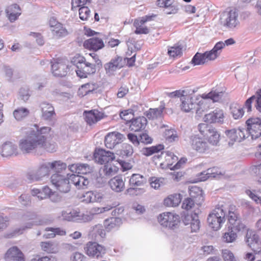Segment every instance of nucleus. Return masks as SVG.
Listing matches in <instances>:
<instances>
[{
  "mask_svg": "<svg viewBox=\"0 0 261 261\" xmlns=\"http://www.w3.org/2000/svg\"><path fill=\"white\" fill-rule=\"evenodd\" d=\"M50 130V127L46 126L30 130L26 136L20 140V149L25 153L40 148H44L49 152L55 151V145H50L49 147L46 146V139Z\"/></svg>",
  "mask_w": 261,
  "mask_h": 261,
  "instance_id": "1",
  "label": "nucleus"
},
{
  "mask_svg": "<svg viewBox=\"0 0 261 261\" xmlns=\"http://www.w3.org/2000/svg\"><path fill=\"white\" fill-rule=\"evenodd\" d=\"M223 93L222 91H212L207 94L202 95V99L196 103V114L201 117L203 113L210 109L214 102H218L222 97Z\"/></svg>",
  "mask_w": 261,
  "mask_h": 261,
  "instance_id": "2",
  "label": "nucleus"
},
{
  "mask_svg": "<svg viewBox=\"0 0 261 261\" xmlns=\"http://www.w3.org/2000/svg\"><path fill=\"white\" fill-rule=\"evenodd\" d=\"M226 214V210L222 205L216 207L208 215L207 221L208 226L214 230L220 229L225 222Z\"/></svg>",
  "mask_w": 261,
  "mask_h": 261,
  "instance_id": "3",
  "label": "nucleus"
},
{
  "mask_svg": "<svg viewBox=\"0 0 261 261\" xmlns=\"http://www.w3.org/2000/svg\"><path fill=\"white\" fill-rule=\"evenodd\" d=\"M73 62L77 68L75 70L76 74L81 78L87 77L88 75L95 73L97 69L93 63L86 61L83 56L76 58Z\"/></svg>",
  "mask_w": 261,
  "mask_h": 261,
  "instance_id": "4",
  "label": "nucleus"
},
{
  "mask_svg": "<svg viewBox=\"0 0 261 261\" xmlns=\"http://www.w3.org/2000/svg\"><path fill=\"white\" fill-rule=\"evenodd\" d=\"M190 197L184 200L182 203V208L187 210L191 209L196 204L199 205L204 200L202 191L196 186L191 187L189 189Z\"/></svg>",
  "mask_w": 261,
  "mask_h": 261,
  "instance_id": "5",
  "label": "nucleus"
},
{
  "mask_svg": "<svg viewBox=\"0 0 261 261\" xmlns=\"http://www.w3.org/2000/svg\"><path fill=\"white\" fill-rule=\"evenodd\" d=\"M221 45L218 44L214 46L213 48L208 51H205L203 54L197 53L193 57L191 62L194 65L204 64L208 61H213L219 57V53L221 48Z\"/></svg>",
  "mask_w": 261,
  "mask_h": 261,
  "instance_id": "6",
  "label": "nucleus"
},
{
  "mask_svg": "<svg viewBox=\"0 0 261 261\" xmlns=\"http://www.w3.org/2000/svg\"><path fill=\"white\" fill-rule=\"evenodd\" d=\"M55 173L51 176V182L56 188L62 193H66L70 190V175Z\"/></svg>",
  "mask_w": 261,
  "mask_h": 261,
  "instance_id": "7",
  "label": "nucleus"
},
{
  "mask_svg": "<svg viewBox=\"0 0 261 261\" xmlns=\"http://www.w3.org/2000/svg\"><path fill=\"white\" fill-rule=\"evenodd\" d=\"M51 171L50 162L41 164L35 171H30L27 174V178L30 182L41 180L45 176H48Z\"/></svg>",
  "mask_w": 261,
  "mask_h": 261,
  "instance_id": "8",
  "label": "nucleus"
},
{
  "mask_svg": "<svg viewBox=\"0 0 261 261\" xmlns=\"http://www.w3.org/2000/svg\"><path fill=\"white\" fill-rule=\"evenodd\" d=\"M158 219L162 226L170 229H174L177 228L179 222V216L170 212L160 214Z\"/></svg>",
  "mask_w": 261,
  "mask_h": 261,
  "instance_id": "9",
  "label": "nucleus"
},
{
  "mask_svg": "<svg viewBox=\"0 0 261 261\" xmlns=\"http://www.w3.org/2000/svg\"><path fill=\"white\" fill-rule=\"evenodd\" d=\"M86 254L90 257L97 258L102 257L106 252L105 246L97 242H88L84 247Z\"/></svg>",
  "mask_w": 261,
  "mask_h": 261,
  "instance_id": "10",
  "label": "nucleus"
},
{
  "mask_svg": "<svg viewBox=\"0 0 261 261\" xmlns=\"http://www.w3.org/2000/svg\"><path fill=\"white\" fill-rule=\"evenodd\" d=\"M247 130L252 139H256L261 136V119L251 117L246 121Z\"/></svg>",
  "mask_w": 261,
  "mask_h": 261,
  "instance_id": "11",
  "label": "nucleus"
},
{
  "mask_svg": "<svg viewBox=\"0 0 261 261\" xmlns=\"http://www.w3.org/2000/svg\"><path fill=\"white\" fill-rule=\"evenodd\" d=\"M245 242L255 254L261 253V240L254 231L247 230L245 237Z\"/></svg>",
  "mask_w": 261,
  "mask_h": 261,
  "instance_id": "12",
  "label": "nucleus"
},
{
  "mask_svg": "<svg viewBox=\"0 0 261 261\" xmlns=\"http://www.w3.org/2000/svg\"><path fill=\"white\" fill-rule=\"evenodd\" d=\"M238 16V13L235 11L225 12L221 15L220 23L227 28L233 29L239 24Z\"/></svg>",
  "mask_w": 261,
  "mask_h": 261,
  "instance_id": "13",
  "label": "nucleus"
},
{
  "mask_svg": "<svg viewBox=\"0 0 261 261\" xmlns=\"http://www.w3.org/2000/svg\"><path fill=\"white\" fill-rule=\"evenodd\" d=\"M125 139L124 136L117 132L108 133L105 137V144L107 148L114 149L117 145L121 143Z\"/></svg>",
  "mask_w": 261,
  "mask_h": 261,
  "instance_id": "14",
  "label": "nucleus"
},
{
  "mask_svg": "<svg viewBox=\"0 0 261 261\" xmlns=\"http://www.w3.org/2000/svg\"><path fill=\"white\" fill-rule=\"evenodd\" d=\"M94 157L95 162L99 164H104L105 165L113 161L115 158L113 152L103 149H96L94 153Z\"/></svg>",
  "mask_w": 261,
  "mask_h": 261,
  "instance_id": "15",
  "label": "nucleus"
},
{
  "mask_svg": "<svg viewBox=\"0 0 261 261\" xmlns=\"http://www.w3.org/2000/svg\"><path fill=\"white\" fill-rule=\"evenodd\" d=\"M196 92L195 90L189 89V93L186 96L181 98L180 108L182 111L190 112L195 109L196 103L194 102L193 94Z\"/></svg>",
  "mask_w": 261,
  "mask_h": 261,
  "instance_id": "16",
  "label": "nucleus"
},
{
  "mask_svg": "<svg viewBox=\"0 0 261 261\" xmlns=\"http://www.w3.org/2000/svg\"><path fill=\"white\" fill-rule=\"evenodd\" d=\"M190 144L193 149L200 153H203L208 149L207 143L196 135L190 136Z\"/></svg>",
  "mask_w": 261,
  "mask_h": 261,
  "instance_id": "17",
  "label": "nucleus"
},
{
  "mask_svg": "<svg viewBox=\"0 0 261 261\" xmlns=\"http://www.w3.org/2000/svg\"><path fill=\"white\" fill-rule=\"evenodd\" d=\"M182 222L185 225H190L191 232H196L200 228V221L196 213L194 215H186L182 219Z\"/></svg>",
  "mask_w": 261,
  "mask_h": 261,
  "instance_id": "18",
  "label": "nucleus"
},
{
  "mask_svg": "<svg viewBox=\"0 0 261 261\" xmlns=\"http://www.w3.org/2000/svg\"><path fill=\"white\" fill-rule=\"evenodd\" d=\"M203 119L209 123H222L224 119L223 112L222 110L216 109L212 113L205 115Z\"/></svg>",
  "mask_w": 261,
  "mask_h": 261,
  "instance_id": "19",
  "label": "nucleus"
},
{
  "mask_svg": "<svg viewBox=\"0 0 261 261\" xmlns=\"http://www.w3.org/2000/svg\"><path fill=\"white\" fill-rule=\"evenodd\" d=\"M42 112V118L45 120H51L56 116L53 106L47 102H42L40 105Z\"/></svg>",
  "mask_w": 261,
  "mask_h": 261,
  "instance_id": "20",
  "label": "nucleus"
},
{
  "mask_svg": "<svg viewBox=\"0 0 261 261\" xmlns=\"http://www.w3.org/2000/svg\"><path fill=\"white\" fill-rule=\"evenodd\" d=\"M6 261H24L22 252L16 246L11 247L5 254Z\"/></svg>",
  "mask_w": 261,
  "mask_h": 261,
  "instance_id": "21",
  "label": "nucleus"
},
{
  "mask_svg": "<svg viewBox=\"0 0 261 261\" xmlns=\"http://www.w3.org/2000/svg\"><path fill=\"white\" fill-rule=\"evenodd\" d=\"M68 69V65L60 60H58L51 65L52 72L55 76H65L67 73Z\"/></svg>",
  "mask_w": 261,
  "mask_h": 261,
  "instance_id": "22",
  "label": "nucleus"
},
{
  "mask_svg": "<svg viewBox=\"0 0 261 261\" xmlns=\"http://www.w3.org/2000/svg\"><path fill=\"white\" fill-rule=\"evenodd\" d=\"M123 66L122 58L119 56H116L112 59L111 61L104 65L105 69L107 73L110 74L116 71L117 69H120Z\"/></svg>",
  "mask_w": 261,
  "mask_h": 261,
  "instance_id": "23",
  "label": "nucleus"
},
{
  "mask_svg": "<svg viewBox=\"0 0 261 261\" xmlns=\"http://www.w3.org/2000/svg\"><path fill=\"white\" fill-rule=\"evenodd\" d=\"M7 17L11 22L16 20L21 15V9L20 7L16 4H12L6 9Z\"/></svg>",
  "mask_w": 261,
  "mask_h": 261,
  "instance_id": "24",
  "label": "nucleus"
},
{
  "mask_svg": "<svg viewBox=\"0 0 261 261\" xmlns=\"http://www.w3.org/2000/svg\"><path fill=\"white\" fill-rule=\"evenodd\" d=\"M70 180L71 183L79 189L87 188V186L89 184V180L88 178L74 174L70 175Z\"/></svg>",
  "mask_w": 261,
  "mask_h": 261,
  "instance_id": "25",
  "label": "nucleus"
},
{
  "mask_svg": "<svg viewBox=\"0 0 261 261\" xmlns=\"http://www.w3.org/2000/svg\"><path fill=\"white\" fill-rule=\"evenodd\" d=\"M109 185L111 189L116 192H120L125 188V182L123 177L118 175L111 179L109 181Z\"/></svg>",
  "mask_w": 261,
  "mask_h": 261,
  "instance_id": "26",
  "label": "nucleus"
},
{
  "mask_svg": "<svg viewBox=\"0 0 261 261\" xmlns=\"http://www.w3.org/2000/svg\"><path fill=\"white\" fill-rule=\"evenodd\" d=\"M85 121L90 125L100 120L103 116L102 113L96 110L85 112Z\"/></svg>",
  "mask_w": 261,
  "mask_h": 261,
  "instance_id": "27",
  "label": "nucleus"
},
{
  "mask_svg": "<svg viewBox=\"0 0 261 261\" xmlns=\"http://www.w3.org/2000/svg\"><path fill=\"white\" fill-rule=\"evenodd\" d=\"M91 236L95 242H102L106 237V234L103 226L100 224L95 225L91 232Z\"/></svg>",
  "mask_w": 261,
  "mask_h": 261,
  "instance_id": "28",
  "label": "nucleus"
},
{
  "mask_svg": "<svg viewBox=\"0 0 261 261\" xmlns=\"http://www.w3.org/2000/svg\"><path fill=\"white\" fill-rule=\"evenodd\" d=\"M17 146L11 142H6L2 146L1 154L3 156L8 157L16 155Z\"/></svg>",
  "mask_w": 261,
  "mask_h": 261,
  "instance_id": "29",
  "label": "nucleus"
},
{
  "mask_svg": "<svg viewBox=\"0 0 261 261\" xmlns=\"http://www.w3.org/2000/svg\"><path fill=\"white\" fill-rule=\"evenodd\" d=\"M129 128L131 130L138 132L144 129L147 124V119L144 117H139L130 120Z\"/></svg>",
  "mask_w": 261,
  "mask_h": 261,
  "instance_id": "30",
  "label": "nucleus"
},
{
  "mask_svg": "<svg viewBox=\"0 0 261 261\" xmlns=\"http://www.w3.org/2000/svg\"><path fill=\"white\" fill-rule=\"evenodd\" d=\"M84 46L87 48L96 51L102 48L104 44L101 39L93 37L85 41Z\"/></svg>",
  "mask_w": 261,
  "mask_h": 261,
  "instance_id": "31",
  "label": "nucleus"
},
{
  "mask_svg": "<svg viewBox=\"0 0 261 261\" xmlns=\"http://www.w3.org/2000/svg\"><path fill=\"white\" fill-rule=\"evenodd\" d=\"M103 196L102 193L96 191H88L83 195V201L86 203L100 202Z\"/></svg>",
  "mask_w": 261,
  "mask_h": 261,
  "instance_id": "32",
  "label": "nucleus"
},
{
  "mask_svg": "<svg viewBox=\"0 0 261 261\" xmlns=\"http://www.w3.org/2000/svg\"><path fill=\"white\" fill-rule=\"evenodd\" d=\"M80 217V212L74 209L68 208L61 212L62 219L67 221L79 220Z\"/></svg>",
  "mask_w": 261,
  "mask_h": 261,
  "instance_id": "33",
  "label": "nucleus"
},
{
  "mask_svg": "<svg viewBox=\"0 0 261 261\" xmlns=\"http://www.w3.org/2000/svg\"><path fill=\"white\" fill-rule=\"evenodd\" d=\"M147 182L145 177L140 174H133L130 176L129 185L130 187H139L144 185Z\"/></svg>",
  "mask_w": 261,
  "mask_h": 261,
  "instance_id": "34",
  "label": "nucleus"
},
{
  "mask_svg": "<svg viewBox=\"0 0 261 261\" xmlns=\"http://www.w3.org/2000/svg\"><path fill=\"white\" fill-rule=\"evenodd\" d=\"M181 200L180 194H174L169 195L164 201V205L167 206L175 207L179 205Z\"/></svg>",
  "mask_w": 261,
  "mask_h": 261,
  "instance_id": "35",
  "label": "nucleus"
},
{
  "mask_svg": "<svg viewBox=\"0 0 261 261\" xmlns=\"http://www.w3.org/2000/svg\"><path fill=\"white\" fill-rule=\"evenodd\" d=\"M41 247L43 250L48 253H55L58 251V244L56 242H41Z\"/></svg>",
  "mask_w": 261,
  "mask_h": 261,
  "instance_id": "36",
  "label": "nucleus"
},
{
  "mask_svg": "<svg viewBox=\"0 0 261 261\" xmlns=\"http://www.w3.org/2000/svg\"><path fill=\"white\" fill-rule=\"evenodd\" d=\"M165 109L164 106H160L158 108L149 109L146 112V116L149 119H154L161 118L162 116L163 112Z\"/></svg>",
  "mask_w": 261,
  "mask_h": 261,
  "instance_id": "37",
  "label": "nucleus"
},
{
  "mask_svg": "<svg viewBox=\"0 0 261 261\" xmlns=\"http://www.w3.org/2000/svg\"><path fill=\"white\" fill-rule=\"evenodd\" d=\"M230 113L234 119L241 118L244 113L243 108L238 103H232L230 106Z\"/></svg>",
  "mask_w": 261,
  "mask_h": 261,
  "instance_id": "38",
  "label": "nucleus"
},
{
  "mask_svg": "<svg viewBox=\"0 0 261 261\" xmlns=\"http://www.w3.org/2000/svg\"><path fill=\"white\" fill-rule=\"evenodd\" d=\"M53 29H50L53 36L56 38H60L66 36L68 34L67 29L61 23Z\"/></svg>",
  "mask_w": 261,
  "mask_h": 261,
  "instance_id": "39",
  "label": "nucleus"
},
{
  "mask_svg": "<svg viewBox=\"0 0 261 261\" xmlns=\"http://www.w3.org/2000/svg\"><path fill=\"white\" fill-rule=\"evenodd\" d=\"M30 111L26 108L19 107L13 112L14 118L18 121L22 120L29 116Z\"/></svg>",
  "mask_w": 261,
  "mask_h": 261,
  "instance_id": "40",
  "label": "nucleus"
},
{
  "mask_svg": "<svg viewBox=\"0 0 261 261\" xmlns=\"http://www.w3.org/2000/svg\"><path fill=\"white\" fill-rule=\"evenodd\" d=\"M97 88V85L93 83H87L81 86L79 90V95H81L82 96L86 95L93 92L94 90L96 89Z\"/></svg>",
  "mask_w": 261,
  "mask_h": 261,
  "instance_id": "41",
  "label": "nucleus"
},
{
  "mask_svg": "<svg viewBox=\"0 0 261 261\" xmlns=\"http://www.w3.org/2000/svg\"><path fill=\"white\" fill-rule=\"evenodd\" d=\"M164 148V146L163 145L159 144L150 147H144L142 149L141 152L143 154L146 156H150L154 153L162 151Z\"/></svg>",
  "mask_w": 261,
  "mask_h": 261,
  "instance_id": "42",
  "label": "nucleus"
},
{
  "mask_svg": "<svg viewBox=\"0 0 261 261\" xmlns=\"http://www.w3.org/2000/svg\"><path fill=\"white\" fill-rule=\"evenodd\" d=\"M50 164L51 171L55 172V173L60 174L67 168L66 164L61 161H55L50 162Z\"/></svg>",
  "mask_w": 261,
  "mask_h": 261,
  "instance_id": "43",
  "label": "nucleus"
},
{
  "mask_svg": "<svg viewBox=\"0 0 261 261\" xmlns=\"http://www.w3.org/2000/svg\"><path fill=\"white\" fill-rule=\"evenodd\" d=\"M121 223V219L118 217L111 218L105 221L104 225L106 229L108 231L112 228L118 226Z\"/></svg>",
  "mask_w": 261,
  "mask_h": 261,
  "instance_id": "44",
  "label": "nucleus"
},
{
  "mask_svg": "<svg viewBox=\"0 0 261 261\" xmlns=\"http://www.w3.org/2000/svg\"><path fill=\"white\" fill-rule=\"evenodd\" d=\"M164 137L167 141L170 143L178 140L177 132L174 129H166L164 132Z\"/></svg>",
  "mask_w": 261,
  "mask_h": 261,
  "instance_id": "45",
  "label": "nucleus"
},
{
  "mask_svg": "<svg viewBox=\"0 0 261 261\" xmlns=\"http://www.w3.org/2000/svg\"><path fill=\"white\" fill-rule=\"evenodd\" d=\"M207 138L210 143L213 145H217L219 143L220 139V135L214 128L209 133L205 136Z\"/></svg>",
  "mask_w": 261,
  "mask_h": 261,
  "instance_id": "46",
  "label": "nucleus"
},
{
  "mask_svg": "<svg viewBox=\"0 0 261 261\" xmlns=\"http://www.w3.org/2000/svg\"><path fill=\"white\" fill-rule=\"evenodd\" d=\"M225 134L229 139L228 144L231 146L233 144L234 142H239L238 133H237V128H233L230 130L225 131Z\"/></svg>",
  "mask_w": 261,
  "mask_h": 261,
  "instance_id": "47",
  "label": "nucleus"
},
{
  "mask_svg": "<svg viewBox=\"0 0 261 261\" xmlns=\"http://www.w3.org/2000/svg\"><path fill=\"white\" fill-rule=\"evenodd\" d=\"M101 173L108 178L114 175L117 172L116 167L111 165H105L100 170Z\"/></svg>",
  "mask_w": 261,
  "mask_h": 261,
  "instance_id": "48",
  "label": "nucleus"
},
{
  "mask_svg": "<svg viewBox=\"0 0 261 261\" xmlns=\"http://www.w3.org/2000/svg\"><path fill=\"white\" fill-rule=\"evenodd\" d=\"M168 54L170 57L173 58L181 56L182 54V47L179 45H174L168 48Z\"/></svg>",
  "mask_w": 261,
  "mask_h": 261,
  "instance_id": "49",
  "label": "nucleus"
},
{
  "mask_svg": "<svg viewBox=\"0 0 261 261\" xmlns=\"http://www.w3.org/2000/svg\"><path fill=\"white\" fill-rule=\"evenodd\" d=\"M237 235L233 230H228V232H225L223 237V241L227 243L233 242L237 238Z\"/></svg>",
  "mask_w": 261,
  "mask_h": 261,
  "instance_id": "50",
  "label": "nucleus"
},
{
  "mask_svg": "<svg viewBox=\"0 0 261 261\" xmlns=\"http://www.w3.org/2000/svg\"><path fill=\"white\" fill-rule=\"evenodd\" d=\"M189 93V89L184 90H178L168 93L167 95L169 97L171 98L179 97L181 100L182 97L186 96L187 94H188Z\"/></svg>",
  "mask_w": 261,
  "mask_h": 261,
  "instance_id": "51",
  "label": "nucleus"
},
{
  "mask_svg": "<svg viewBox=\"0 0 261 261\" xmlns=\"http://www.w3.org/2000/svg\"><path fill=\"white\" fill-rule=\"evenodd\" d=\"M79 16L81 19L87 20L90 16V11L88 7H81L79 10Z\"/></svg>",
  "mask_w": 261,
  "mask_h": 261,
  "instance_id": "52",
  "label": "nucleus"
},
{
  "mask_svg": "<svg viewBox=\"0 0 261 261\" xmlns=\"http://www.w3.org/2000/svg\"><path fill=\"white\" fill-rule=\"evenodd\" d=\"M122 147L121 154L123 156L129 157L133 154L134 150L133 147L130 144L127 143L123 144Z\"/></svg>",
  "mask_w": 261,
  "mask_h": 261,
  "instance_id": "53",
  "label": "nucleus"
},
{
  "mask_svg": "<svg viewBox=\"0 0 261 261\" xmlns=\"http://www.w3.org/2000/svg\"><path fill=\"white\" fill-rule=\"evenodd\" d=\"M254 96L255 102L254 107L257 111L261 113V88L256 91Z\"/></svg>",
  "mask_w": 261,
  "mask_h": 261,
  "instance_id": "54",
  "label": "nucleus"
},
{
  "mask_svg": "<svg viewBox=\"0 0 261 261\" xmlns=\"http://www.w3.org/2000/svg\"><path fill=\"white\" fill-rule=\"evenodd\" d=\"M199 130L200 133L205 137L210 132L214 127L205 123H200L198 125Z\"/></svg>",
  "mask_w": 261,
  "mask_h": 261,
  "instance_id": "55",
  "label": "nucleus"
},
{
  "mask_svg": "<svg viewBox=\"0 0 261 261\" xmlns=\"http://www.w3.org/2000/svg\"><path fill=\"white\" fill-rule=\"evenodd\" d=\"M222 256L224 261H237L233 253L228 249L222 250Z\"/></svg>",
  "mask_w": 261,
  "mask_h": 261,
  "instance_id": "56",
  "label": "nucleus"
},
{
  "mask_svg": "<svg viewBox=\"0 0 261 261\" xmlns=\"http://www.w3.org/2000/svg\"><path fill=\"white\" fill-rule=\"evenodd\" d=\"M78 174H85L90 173L92 170L90 166L87 164L78 163Z\"/></svg>",
  "mask_w": 261,
  "mask_h": 261,
  "instance_id": "57",
  "label": "nucleus"
},
{
  "mask_svg": "<svg viewBox=\"0 0 261 261\" xmlns=\"http://www.w3.org/2000/svg\"><path fill=\"white\" fill-rule=\"evenodd\" d=\"M245 228V225L242 223L241 219H239L232 225L231 229L233 230L234 231L241 232L244 231Z\"/></svg>",
  "mask_w": 261,
  "mask_h": 261,
  "instance_id": "58",
  "label": "nucleus"
},
{
  "mask_svg": "<svg viewBox=\"0 0 261 261\" xmlns=\"http://www.w3.org/2000/svg\"><path fill=\"white\" fill-rule=\"evenodd\" d=\"M107 178L101 173V171H99V175L95 179V183L97 187H101L106 183Z\"/></svg>",
  "mask_w": 261,
  "mask_h": 261,
  "instance_id": "59",
  "label": "nucleus"
},
{
  "mask_svg": "<svg viewBox=\"0 0 261 261\" xmlns=\"http://www.w3.org/2000/svg\"><path fill=\"white\" fill-rule=\"evenodd\" d=\"M174 0H157L156 4L160 7L168 9L174 5Z\"/></svg>",
  "mask_w": 261,
  "mask_h": 261,
  "instance_id": "60",
  "label": "nucleus"
},
{
  "mask_svg": "<svg viewBox=\"0 0 261 261\" xmlns=\"http://www.w3.org/2000/svg\"><path fill=\"white\" fill-rule=\"evenodd\" d=\"M237 133H238L239 142L242 141L243 140L247 138L250 136L248 134V131L247 130V128H238L237 129Z\"/></svg>",
  "mask_w": 261,
  "mask_h": 261,
  "instance_id": "61",
  "label": "nucleus"
},
{
  "mask_svg": "<svg viewBox=\"0 0 261 261\" xmlns=\"http://www.w3.org/2000/svg\"><path fill=\"white\" fill-rule=\"evenodd\" d=\"M241 219L238 214L234 212L229 211L228 214V221L232 225L238 220Z\"/></svg>",
  "mask_w": 261,
  "mask_h": 261,
  "instance_id": "62",
  "label": "nucleus"
},
{
  "mask_svg": "<svg viewBox=\"0 0 261 261\" xmlns=\"http://www.w3.org/2000/svg\"><path fill=\"white\" fill-rule=\"evenodd\" d=\"M127 137L129 141L135 146H138L140 145L139 136H138L133 133H128L127 135Z\"/></svg>",
  "mask_w": 261,
  "mask_h": 261,
  "instance_id": "63",
  "label": "nucleus"
},
{
  "mask_svg": "<svg viewBox=\"0 0 261 261\" xmlns=\"http://www.w3.org/2000/svg\"><path fill=\"white\" fill-rule=\"evenodd\" d=\"M140 143L144 144H150L152 142V139L146 133H142L139 135Z\"/></svg>",
  "mask_w": 261,
  "mask_h": 261,
  "instance_id": "64",
  "label": "nucleus"
}]
</instances>
